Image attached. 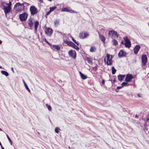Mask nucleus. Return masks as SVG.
<instances>
[{
  "label": "nucleus",
  "mask_w": 149,
  "mask_h": 149,
  "mask_svg": "<svg viewBox=\"0 0 149 149\" xmlns=\"http://www.w3.org/2000/svg\"><path fill=\"white\" fill-rule=\"evenodd\" d=\"M45 34L48 36H51L53 32V30L50 28H46L45 30Z\"/></svg>",
  "instance_id": "nucleus-7"
},
{
  "label": "nucleus",
  "mask_w": 149,
  "mask_h": 149,
  "mask_svg": "<svg viewBox=\"0 0 149 149\" xmlns=\"http://www.w3.org/2000/svg\"><path fill=\"white\" fill-rule=\"evenodd\" d=\"M61 11L62 12L66 11L69 12V9H68L67 8H63L62 9Z\"/></svg>",
  "instance_id": "nucleus-28"
},
{
  "label": "nucleus",
  "mask_w": 149,
  "mask_h": 149,
  "mask_svg": "<svg viewBox=\"0 0 149 149\" xmlns=\"http://www.w3.org/2000/svg\"><path fill=\"white\" fill-rule=\"evenodd\" d=\"M85 60L87 61L88 63L90 64H92V60L90 58L86 57L85 59Z\"/></svg>",
  "instance_id": "nucleus-20"
},
{
  "label": "nucleus",
  "mask_w": 149,
  "mask_h": 149,
  "mask_svg": "<svg viewBox=\"0 0 149 149\" xmlns=\"http://www.w3.org/2000/svg\"><path fill=\"white\" fill-rule=\"evenodd\" d=\"M45 41L47 44H48V43L49 42L47 41V40L46 38L45 39Z\"/></svg>",
  "instance_id": "nucleus-46"
},
{
  "label": "nucleus",
  "mask_w": 149,
  "mask_h": 149,
  "mask_svg": "<svg viewBox=\"0 0 149 149\" xmlns=\"http://www.w3.org/2000/svg\"><path fill=\"white\" fill-rule=\"evenodd\" d=\"M69 12H70V13H77V12L74 11V10H72V9L69 10Z\"/></svg>",
  "instance_id": "nucleus-39"
},
{
  "label": "nucleus",
  "mask_w": 149,
  "mask_h": 149,
  "mask_svg": "<svg viewBox=\"0 0 149 149\" xmlns=\"http://www.w3.org/2000/svg\"><path fill=\"white\" fill-rule=\"evenodd\" d=\"M95 49V48L94 46H91V47L90 51L91 52H94V49Z\"/></svg>",
  "instance_id": "nucleus-31"
},
{
  "label": "nucleus",
  "mask_w": 149,
  "mask_h": 149,
  "mask_svg": "<svg viewBox=\"0 0 149 149\" xmlns=\"http://www.w3.org/2000/svg\"><path fill=\"white\" fill-rule=\"evenodd\" d=\"M0 131H2V130L1 128H0Z\"/></svg>",
  "instance_id": "nucleus-61"
},
{
  "label": "nucleus",
  "mask_w": 149,
  "mask_h": 149,
  "mask_svg": "<svg viewBox=\"0 0 149 149\" xmlns=\"http://www.w3.org/2000/svg\"><path fill=\"white\" fill-rule=\"evenodd\" d=\"M141 47L139 45H137L134 49V54H136L139 50L140 49Z\"/></svg>",
  "instance_id": "nucleus-13"
},
{
  "label": "nucleus",
  "mask_w": 149,
  "mask_h": 149,
  "mask_svg": "<svg viewBox=\"0 0 149 149\" xmlns=\"http://www.w3.org/2000/svg\"><path fill=\"white\" fill-rule=\"evenodd\" d=\"M0 146H2L0 142Z\"/></svg>",
  "instance_id": "nucleus-60"
},
{
  "label": "nucleus",
  "mask_w": 149,
  "mask_h": 149,
  "mask_svg": "<svg viewBox=\"0 0 149 149\" xmlns=\"http://www.w3.org/2000/svg\"><path fill=\"white\" fill-rule=\"evenodd\" d=\"M123 39L125 41V47L130 48L131 46V43L130 40L128 39L127 36L124 37Z\"/></svg>",
  "instance_id": "nucleus-3"
},
{
  "label": "nucleus",
  "mask_w": 149,
  "mask_h": 149,
  "mask_svg": "<svg viewBox=\"0 0 149 149\" xmlns=\"http://www.w3.org/2000/svg\"><path fill=\"white\" fill-rule=\"evenodd\" d=\"M27 4L28 5V4L26 2H24L22 4H21L19 3H17L15 5V7L16 8L17 11L20 12L24 10L25 5L26 6Z\"/></svg>",
  "instance_id": "nucleus-1"
},
{
  "label": "nucleus",
  "mask_w": 149,
  "mask_h": 149,
  "mask_svg": "<svg viewBox=\"0 0 149 149\" xmlns=\"http://www.w3.org/2000/svg\"><path fill=\"white\" fill-rule=\"evenodd\" d=\"M6 136L7 138L8 139V141H9L10 142V145H12V140H11L10 139V138L9 136H8L6 134Z\"/></svg>",
  "instance_id": "nucleus-32"
},
{
  "label": "nucleus",
  "mask_w": 149,
  "mask_h": 149,
  "mask_svg": "<svg viewBox=\"0 0 149 149\" xmlns=\"http://www.w3.org/2000/svg\"><path fill=\"white\" fill-rule=\"evenodd\" d=\"M122 87H123L122 86H118L117 87V89H119L121 88Z\"/></svg>",
  "instance_id": "nucleus-44"
},
{
  "label": "nucleus",
  "mask_w": 149,
  "mask_h": 149,
  "mask_svg": "<svg viewBox=\"0 0 149 149\" xmlns=\"http://www.w3.org/2000/svg\"><path fill=\"white\" fill-rule=\"evenodd\" d=\"M28 15L26 13H24L19 15V18L20 20L22 21H25Z\"/></svg>",
  "instance_id": "nucleus-6"
},
{
  "label": "nucleus",
  "mask_w": 149,
  "mask_h": 149,
  "mask_svg": "<svg viewBox=\"0 0 149 149\" xmlns=\"http://www.w3.org/2000/svg\"><path fill=\"white\" fill-rule=\"evenodd\" d=\"M147 121H148V122H149V118H148L147 119Z\"/></svg>",
  "instance_id": "nucleus-56"
},
{
  "label": "nucleus",
  "mask_w": 149,
  "mask_h": 149,
  "mask_svg": "<svg viewBox=\"0 0 149 149\" xmlns=\"http://www.w3.org/2000/svg\"><path fill=\"white\" fill-rule=\"evenodd\" d=\"M141 94H140L138 93V97H141Z\"/></svg>",
  "instance_id": "nucleus-47"
},
{
  "label": "nucleus",
  "mask_w": 149,
  "mask_h": 149,
  "mask_svg": "<svg viewBox=\"0 0 149 149\" xmlns=\"http://www.w3.org/2000/svg\"><path fill=\"white\" fill-rule=\"evenodd\" d=\"M111 57L110 55L107 53L106 54L107 60V61H106V58H104V61L107 65H111L112 64V57L111 55Z\"/></svg>",
  "instance_id": "nucleus-2"
},
{
  "label": "nucleus",
  "mask_w": 149,
  "mask_h": 149,
  "mask_svg": "<svg viewBox=\"0 0 149 149\" xmlns=\"http://www.w3.org/2000/svg\"><path fill=\"white\" fill-rule=\"evenodd\" d=\"M69 55L71 57L75 59L76 56V54L75 51L70 50L68 52Z\"/></svg>",
  "instance_id": "nucleus-9"
},
{
  "label": "nucleus",
  "mask_w": 149,
  "mask_h": 149,
  "mask_svg": "<svg viewBox=\"0 0 149 149\" xmlns=\"http://www.w3.org/2000/svg\"><path fill=\"white\" fill-rule=\"evenodd\" d=\"M5 3V2H2L1 3V5L3 7V8H4V6H4V4Z\"/></svg>",
  "instance_id": "nucleus-40"
},
{
  "label": "nucleus",
  "mask_w": 149,
  "mask_h": 149,
  "mask_svg": "<svg viewBox=\"0 0 149 149\" xmlns=\"http://www.w3.org/2000/svg\"><path fill=\"white\" fill-rule=\"evenodd\" d=\"M48 44L50 45V46L51 47V48H52V47L53 46V45H52L51 43H50L49 42L48 43Z\"/></svg>",
  "instance_id": "nucleus-45"
},
{
  "label": "nucleus",
  "mask_w": 149,
  "mask_h": 149,
  "mask_svg": "<svg viewBox=\"0 0 149 149\" xmlns=\"http://www.w3.org/2000/svg\"><path fill=\"white\" fill-rule=\"evenodd\" d=\"M70 37L71 38V39H72V38H73V37H72V36H71V35L70 36Z\"/></svg>",
  "instance_id": "nucleus-58"
},
{
  "label": "nucleus",
  "mask_w": 149,
  "mask_h": 149,
  "mask_svg": "<svg viewBox=\"0 0 149 149\" xmlns=\"http://www.w3.org/2000/svg\"><path fill=\"white\" fill-rule=\"evenodd\" d=\"M32 149H33V148H32Z\"/></svg>",
  "instance_id": "nucleus-64"
},
{
  "label": "nucleus",
  "mask_w": 149,
  "mask_h": 149,
  "mask_svg": "<svg viewBox=\"0 0 149 149\" xmlns=\"http://www.w3.org/2000/svg\"><path fill=\"white\" fill-rule=\"evenodd\" d=\"M84 32H81L79 35V37L81 39H84Z\"/></svg>",
  "instance_id": "nucleus-26"
},
{
  "label": "nucleus",
  "mask_w": 149,
  "mask_h": 149,
  "mask_svg": "<svg viewBox=\"0 0 149 149\" xmlns=\"http://www.w3.org/2000/svg\"><path fill=\"white\" fill-rule=\"evenodd\" d=\"M104 82H105V80L104 79H103L102 81V84H103V85H104Z\"/></svg>",
  "instance_id": "nucleus-43"
},
{
  "label": "nucleus",
  "mask_w": 149,
  "mask_h": 149,
  "mask_svg": "<svg viewBox=\"0 0 149 149\" xmlns=\"http://www.w3.org/2000/svg\"><path fill=\"white\" fill-rule=\"evenodd\" d=\"M57 32L59 33H60L61 34H62V33L60 32H59V31H58Z\"/></svg>",
  "instance_id": "nucleus-54"
},
{
  "label": "nucleus",
  "mask_w": 149,
  "mask_h": 149,
  "mask_svg": "<svg viewBox=\"0 0 149 149\" xmlns=\"http://www.w3.org/2000/svg\"><path fill=\"white\" fill-rule=\"evenodd\" d=\"M127 82H123L121 84V86L122 87H124L125 86H126L127 85Z\"/></svg>",
  "instance_id": "nucleus-37"
},
{
  "label": "nucleus",
  "mask_w": 149,
  "mask_h": 149,
  "mask_svg": "<svg viewBox=\"0 0 149 149\" xmlns=\"http://www.w3.org/2000/svg\"><path fill=\"white\" fill-rule=\"evenodd\" d=\"M0 68H2L1 66H0Z\"/></svg>",
  "instance_id": "nucleus-62"
},
{
  "label": "nucleus",
  "mask_w": 149,
  "mask_h": 149,
  "mask_svg": "<svg viewBox=\"0 0 149 149\" xmlns=\"http://www.w3.org/2000/svg\"><path fill=\"white\" fill-rule=\"evenodd\" d=\"M99 38L101 39V40L102 42H104L105 40V37L99 33Z\"/></svg>",
  "instance_id": "nucleus-19"
},
{
  "label": "nucleus",
  "mask_w": 149,
  "mask_h": 149,
  "mask_svg": "<svg viewBox=\"0 0 149 149\" xmlns=\"http://www.w3.org/2000/svg\"><path fill=\"white\" fill-rule=\"evenodd\" d=\"M46 106L47 107V108L48 109L49 111H50L52 110V107L51 106L49 105H48L47 104H46Z\"/></svg>",
  "instance_id": "nucleus-35"
},
{
  "label": "nucleus",
  "mask_w": 149,
  "mask_h": 149,
  "mask_svg": "<svg viewBox=\"0 0 149 149\" xmlns=\"http://www.w3.org/2000/svg\"><path fill=\"white\" fill-rule=\"evenodd\" d=\"M109 36H110L112 38L114 37L118 36V34L116 31L114 30H111L109 31V33L108 34Z\"/></svg>",
  "instance_id": "nucleus-5"
},
{
  "label": "nucleus",
  "mask_w": 149,
  "mask_h": 149,
  "mask_svg": "<svg viewBox=\"0 0 149 149\" xmlns=\"http://www.w3.org/2000/svg\"><path fill=\"white\" fill-rule=\"evenodd\" d=\"M115 91H116V92H119V90H118V89H117V88H116V89L115 90Z\"/></svg>",
  "instance_id": "nucleus-48"
},
{
  "label": "nucleus",
  "mask_w": 149,
  "mask_h": 149,
  "mask_svg": "<svg viewBox=\"0 0 149 149\" xmlns=\"http://www.w3.org/2000/svg\"><path fill=\"white\" fill-rule=\"evenodd\" d=\"M60 130L59 128L58 127H56L55 128V132L58 134L59 133V130Z\"/></svg>",
  "instance_id": "nucleus-34"
},
{
  "label": "nucleus",
  "mask_w": 149,
  "mask_h": 149,
  "mask_svg": "<svg viewBox=\"0 0 149 149\" xmlns=\"http://www.w3.org/2000/svg\"><path fill=\"white\" fill-rule=\"evenodd\" d=\"M112 42L113 43V45L115 46H116L118 44V42L116 40L113 39Z\"/></svg>",
  "instance_id": "nucleus-30"
},
{
  "label": "nucleus",
  "mask_w": 149,
  "mask_h": 149,
  "mask_svg": "<svg viewBox=\"0 0 149 149\" xmlns=\"http://www.w3.org/2000/svg\"><path fill=\"white\" fill-rule=\"evenodd\" d=\"M23 82L24 83V85L25 86L26 88V90L28 91L30 93L31 92L29 88L28 87L27 85V84L25 83V81H24V80H23Z\"/></svg>",
  "instance_id": "nucleus-21"
},
{
  "label": "nucleus",
  "mask_w": 149,
  "mask_h": 149,
  "mask_svg": "<svg viewBox=\"0 0 149 149\" xmlns=\"http://www.w3.org/2000/svg\"><path fill=\"white\" fill-rule=\"evenodd\" d=\"M6 5L8 6H7L8 7H9L10 8H11L10 6H11V5H12V3H11V1H9V3L8 4L7 3H6Z\"/></svg>",
  "instance_id": "nucleus-36"
},
{
  "label": "nucleus",
  "mask_w": 149,
  "mask_h": 149,
  "mask_svg": "<svg viewBox=\"0 0 149 149\" xmlns=\"http://www.w3.org/2000/svg\"><path fill=\"white\" fill-rule=\"evenodd\" d=\"M133 78L132 74H129L126 75L125 79V81L126 82H130Z\"/></svg>",
  "instance_id": "nucleus-10"
},
{
  "label": "nucleus",
  "mask_w": 149,
  "mask_h": 149,
  "mask_svg": "<svg viewBox=\"0 0 149 149\" xmlns=\"http://www.w3.org/2000/svg\"><path fill=\"white\" fill-rule=\"evenodd\" d=\"M142 63L143 65H145L146 64L148 60L146 55L145 54H143L141 58Z\"/></svg>",
  "instance_id": "nucleus-8"
},
{
  "label": "nucleus",
  "mask_w": 149,
  "mask_h": 149,
  "mask_svg": "<svg viewBox=\"0 0 149 149\" xmlns=\"http://www.w3.org/2000/svg\"><path fill=\"white\" fill-rule=\"evenodd\" d=\"M2 41L0 40V44H1L2 43Z\"/></svg>",
  "instance_id": "nucleus-57"
},
{
  "label": "nucleus",
  "mask_w": 149,
  "mask_h": 149,
  "mask_svg": "<svg viewBox=\"0 0 149 149\" xmlns=\"http://www.w3.org/2000/svg\"><path fill=\"white\" fill-rule=\"evenodd\" d=\"M109 81H111V83H113V81L110 79H109Z\"/></svg>",
  "instance_id": "nucleus-59"
},
{
  "label": "nucleus",
  "mask_w": 149,
  "mask_h": 149,
  "mask_svg": "<svg viewBox=\"0 0 149 149\" xmlns=\"http://www.w3.org/2000/svg\"><path fill=\"white\" fill-rule=\"evenodd\" d=\"M52 49H56L57 50H60L61 47L58 45H53L52 47Z\"/></svg>",
  "instance_id": "nucleus-15"
},
{
  "label": "nucleus",
  "mask_w": 149,
  "mask_h": 149,
  "mask_svg": "<svg viewBox=\"0 0 149 149\" xmlns=\"http://www.w3.org/2000/svg\"><path fill=\"white\" fill-rule=\"evenodd\" d=\"M1 73L2 74L5 75L6 77L9 75L8 73L5 71L2 70L1 71Z\"/></svg>",
  "instance_id": "nucleus-24"
},
{
  "label": "nucleus",
  "mask_w": 149,
  "mask_h": 149,
  "mask_svg": "<svg viewBox=\"0 0 149 149\" xmlns=\"http://www.w3.org/2000/svg\"><path fill=\"white\" fill-rule=\"evenodd\" d=\"M116 70L115 69L114 67L112 66V71H111L112 74H115L116 73Z\"/></svg>",
  "instance_id": "nucleus-25"
},
{
  "label": "nucleus",
  "mask_w": 149,
  "mask_h": 149,
  "mask_svg": "<svg viewBox=\"0 0 149 149\" xmlns=\"http://www.w3.org/2000/svg\"><path fill=\"white\" fill-rule=\"evenodd\" d=\"M116 81V79L115 78L113 79V82L114 83Z\"/></svg>",
  "instance_id": "nucleus-52"
},
{
  "label": "nucleus",
  "mask_w": 149,
  "mask_h": 149,
  "mask_svg": "<svg viewBox=\"0 0 149 149\" xmlns=\"http://www.w3.org/2000/svg\"><path fill=\"white\" fill-rule=\"evenodd\" d=\"M72 47L74 48L77 51L79 50V48L74 43L73 44Z\"/></svg>",
  "instance_id": "nucleus-27"
},
{
  "label": "nucleus",
  "mask_w": 149,
  "mask_h": 149,
  "mask_svg": "<svg viewBox=\"0 0 149 149\" xmlns=\"http://www.w3.org/2000/svg\"><path fill=\"white\" fill-rule=\"evenodd\" d=\"M69 148H70V147H69Z\"/></svg>",
  "instance_id": "nucleus-63"
},
{
  "label": "nucleus",
  "mask_w": 149,
  "mask_h": 149,
  "mask_svg": "<svg viewBox=\"0 0 149 149\" xmlns=\"http://www.w3.org/2000/svg\"><path fill=\"white\" fill-rule=\"evenodd\" d=\"M136 62V60H134V61H133V62L135 63Z\"/></svg>",
  "instance_id": "nucleus-55"
},
{
  "label": "nucleus",
  "mask_w": 149,
  "mask_h": 149,
  "mask_svg": "<svg viewBox=\"0 0 149 149\" xmlns=\"http://www.w3.org/2000/svg\"><path fill=\"white\" fill-rule=\"evenodd\" d=\"M72 40L77 45H79V43L77 42L73 38H72Z\"/></svg>",
  "instance_id": "nucleus-38"
},
{
  "label": "nucleus",
  "mask_w": 149,
  "mask_h": 149,
  "mask_svg": "<svg viewBox=\"0 0 149 149\" xmlns=\"http://www.w3.org/2000/svg\"><path fill=\"white\" fill-rule=\"evenodd\" d=\"M67 44L69 46L72 47L74 43L71 41H68L66 40V42Z\"/></svg>",
  "instance_id": "nucleus-23"
},
{
  "label": "nucleus",
  "mask_w": 149,
  "mask_h": 149,
  "mask_svg": "<svg viewBox=\"0 0 149 149\" xmlns=\"http://www.w3.org/2000/svg\"><path fill=\"white\" fill-rule=\"evenodd\" d=\"M93 70H94L95 71H96L97 69V67L96 66H95V67H94L93 68Z\"/></svg>",
  "instance_id": "nucleus-41"
},
{
  "label": "nucleus",
  "mask_w": 149,
  "mask_h": 149,
  "mask_svg": "<svg viewBox=\"0 0 149 149\" xmlns=\"http://www.w3.org/2000/svg\"><path fill=\"white\" fill-rule=\"evenodd\" d=\"M79 74L80 75L81 78L83 79H85L87 78L86 75L83 74L81 71L79 72Z\"/></svg>",
  "instance_id": "nucleus-18"
},
{
  "label": "nucleus",
  "mask_w": 149,
  "mask_h": 149,
  "mask_svg": "<svg viewBox=\"0 0 149 149\" xmlns=\"http://www.w3.org/2000/svg\"><path fill=\"white\" fill-rule=\"evenodd\" d=\"M125 77V75L119 74L118 76V79L120 81H122V80H123V79Z\"/></svg>",
  "instance_id": "nucleus-17"
},
{
  "label": "nucleus",
  "mask_w": 149,
  "mask_h": 149,
  "mask_svg": "<svg viewBox=\"0 0 149 149\" xmlns=\"http://www.w3.org/2000/svg\"><path fill=\"white\" fill-rule=\"evenodd\" d=\"M51 12H52L50 10H49V11L47 12L46 14V15H49Z\"/></svg>",
  "instance_id": "nucleus-42"
},
{
  "label": "nucleus",
  "mask_w": 149,
  "mask_h": 149,
  "mask_svg": "<svg viewBox=\"0 0 149 149\" xmlns=\"http://www.w3.org/2000/svg\"><path fill=\"white\" fill-rule=\"evenodd\" d=\"M59 19H56L54 21V24L55 26L57 27L59 24Z\"/></svg>",
  "instance_id": "nucleus-22"
},
{
  "label": "nucleus",
  "mask_w": 149,
  "mask_h": 149,
  "mask_svg": "<svg viewBox=\"0 0 149 149\" xmlns=\"http://www.w3.org/2000/svg\"><path fill=\"white\" fill-rule=\"evenodd\" d=\"M1 149H4V148L3 147V146H1Z\"/></svg>",
  "instance_id": "nucleus-53"
},
{
  "label": "nucleus",
  "mask_w": 149,
  "mask_h": 149,
  "mask_svg": "<svg viewBox=\"0 0 149 149\" xmlns=\"http://www.w3.org/2000/svg\"><path fill=\"white\" fill-rule=\"evenodd\" d=\"M138 117V116L137 114H136L135 116V118H137Z\"/></svg>",
  "instance_id": "nucleus-49"
},
{
  "label": "nucleus",
  "mask_w": 149,
  "mask_h": 149,
  "mask_svg": "<svg viewBox=\"0 0 149 149\" xmlns=\"http://www.w3.org/2000/svg\"><path fill=\"white\" fill-rule=\"evenodd\" d=\"M121 43L123 44V45H125V43L124 42H123V41H122L121 42Z\"/></svg>",
  "instance_id": "nucleus-51"
},
{
  "label": "nucleus",
  "mask_w": 149,
  "mask_h": 149,
  "mask_svg": "<svg viewBox=\"0 0 149 149\" xmlns=\"http://www.w3.org/2000/svg\"><path fill=\"white\" fill-rule=\"evenodd\" d=\"M30 10L32 15H34L38 13L37 8L34 6H31L30 7Z\"/></svg>",
  "instance_id": "nucleus-4"
},
{
  "label": "nucleus",
  "mask_w": 149,
  "mask_h": 149,
  "mask_svg": "<svg viewBox=\"0 0 149 149\" xmlns=\"http://www.w3.org/2000/svg\"><path fill=\"white\" fill-rule=\"evenodd\" d=\"M39 23L38 21H36L34 23V26L35 29V32L37 31V28L39 25Z\"/></svg>",
  "instance_id": "nucleus-16"
},
{
  "label": "nucleus",
  "mask_w": 149,
  "mask_h": 149,
  "mask_svg": "<svg viewBox=\"0 0 149 149\" xmlns=\"http://www.w3.org/2000/svg\"><path fill=\"white\" fill-rule=\"evenodd\" d=\"M84 37H83L84 39V38L88 36L89 35V34L88 33L86 32H84Z\"/></svg>",
  "instance_id": "nucleus-29"
},
{
  "label": "nucleus",
  "mask_w": 149,
  "mask_h": 149,
  "mask_svg": "<svg viewBox=\"0 0 149 149\" xmlns=\"http://www.w3.org/2000/svg\"><path fill=\"white\" fill-rule=\"evenodd\" d=\"M126 53L123 50H120L118 54V56L119 58H121L122 56H125L126 55Z\"/></svg>",
  "instance_id": "nucleus-12"
},
{
  "label": "nucleus",
  "mask_w": 149,
  "mask_h": 149,
  "mask_svg": "<svg viewBox=\"0 0 149 149\" xmlns=\"http://www.w3.org/2000/svg\"><path fill=\"white\" fill-rule=\"evenodd\" d=\"M11 69L12 70V71L13 72V73H14V71L13 70V67H12L11 68Z\"/></svg>",
  "instance_id": "nucleus-50"
},
{
  "label": "nucleus",
  "mask_w": 149,
  "mask_h": 149,
  "mask_svg": "<svg viewBox=\"0 0 149 149\" xmlns=\"http://www.w3.org/2000/svg\"><path fill=\"white\" fill-rule=\"evenodd\" d=\"M56 7L54 6L53 7H50V10L52 12L56 8Z\"/></svg>",
  "instance_id": "nucleus-33"
},
{
  "label": "nucleus",
  "mask_w": 149,
  "mask_h": 149,
  "mask_svg": "<svg viewBox=\"0 0 149 149\" xmlns=\"http://www.w3.org/2000/svg\"><path fill=\"white\" fill-rule=\"evenodd\" d=\"M28 25L31 27H33V23L32 21V18H30L28 20Z\"/></svg>",
  "instance_id": "nucleus-14"
},
{
  "label": "nucleus",
  "mask_w": 149,
  "mask_h": 149,
  "mask_svg": "<svg viewBox=\"0 0 149 149\" xmlns=\"http://www.w3.org/2000/svg\"><path fill=\"white\" fill-rule=\"evenodd\" d=\"M3 9L4 10L5 14L6 15L10 12L11 8H10L7 6H4V8H3Z\"/></svg>",
  "instance_id": "nucleus-11"
}]
</instances>
